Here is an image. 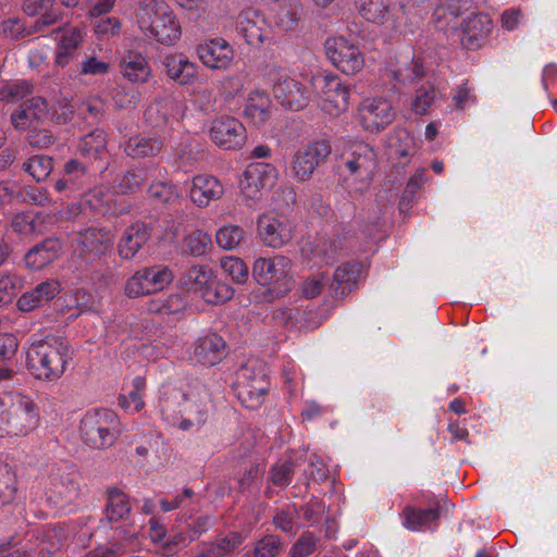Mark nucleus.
<instances>
[{"label":"nucleus","mask_w":557,"mask_h":557,"mask_svg":"<svg viewBox=\"0 0 557 557\" xmlns=\"http://www.w3.org/2000/svg\"><path fill=\"white\" fill-rule=\"evenodd\" d=\"M163 419L181 430L188 431L203 425L211 408L208 389L199 382L187 389L169 386L160 400Z\"/></svg>","instance_id":"1"},{"label":"nucleus","mask_w":557,"mask_h":557,"mask_svg":"<svg viewBox=\"0 0 557 557\" xmlns=\"http://www.w3.org/2000/svg\"><path fill=\"white\" fill-rule=\"evenodd\" d=\"M72 348L64 337H53L32 345L26 352V367L35 379L55 382L72 359Z\"/></svg>","instance_id":"2"},{"label":"nucleus","mask_w":557,"mask_h":557,"mask_svg":"<svg viewBox=\"0 0 557 557\" xmlns=\"http://www.w3.org/2000/svg\"><path fill=\"white\" fill-rule=\"evenodd\" d=\"M39 408L33 397L23 393L0 396V437L26 436L39 424Z\"/></svg>","instance_id":"3"},{"label":"nucleus","mask_w":557,"mask_h":557,"mask_svg":"<svg viewBox=\"0 0 557 557\" xmlns=\"http://www.w3.org/2000/svg\"><path fill=\"white\" fill-rule=\"evenodd\" d=\"M252 277L259 285L269 287L264 299L282 298L293 288L292 260L283 255L260 257L252 264Z\"/></svg>","instance_id":"4"},{"label":"nucleus","mask_w":557,"mask_h":557,"mask_svg":"<svg viewBox=\"0 0 557 557\" xmlns=\"http://www.w3.org/2000/svg\"><path fill=\"white\" fill-rule=\"evenodd\" d=\"M119 418L109 409L87 411L81 420V437L95 449L111 446L119 436Z\"/></svg>","instance_id":"5"},{"label":"nucleus","mask_w":557,"mask_h":557,"mask_svg":"<svg viewBox=\"0 0 557 557\" xmlns=\"http://www.w3.org/2000/svg\"><path fill=\"white\" fill-rule=\"evenodd\" d=\"M79 494V474L75 466L69 462L53 463L49 467L46 495L55 507L73 503Z\"/></svg>","instance_id":"6"},{"label":"nucleus","mask_w":557,"mask_h":557,"mask_svg":"<svg viewBox=\"0 0 557 557\" xmlns=\"http://www.w3.org/2000/svg\"><path fill=\"white\" fill-rule=\"evenodd\" d=\"M359 13L369 22L381 27L387 37L400 33L404 20V8L393 0H357Z\"/></svg>","instance_id":"7"},{"label":"nucleus","mask_w":557,"mask_h":557,"mask_svg":"<svg viewBox=\"0 0 557 557\" xmlns=\"http://www.w3.org/2000/svg\"><path fill=\"white\" fill-rule=\"evenodd\" d=\"M319 96V107L331 116H338L349 108L350 89L336 75L317 74L310 81Z\"/></svg>","instance_id":"8"},{"label":"nucleus","mask_w":557,"mask_h":557,"mask_svg":"<svg viewBox=\"0 0 557 557\" xmlns=\"http://www.w3.org/2000/svg\"><path fill=\"white\" fill-rule=\"evenodd\" d=\"M173 278L172 271L165 265L144 267L127 278L124 294L132 299L156 294L168 287Z\"/></svg>","instance_id":"9"},{"label":"nucleus","mask_w":557,"mask_h":557,"mask_svg":"<svg viewBox=\"0 0 557 557\" xmlns=\"http://www.w3.org/2000/svg\"><path fill=\"white\" fill-rule=\"evenodd\" d=\"M360 273L361 265L356 262H346L335 269L321 308L324 319H327L339 301L344 300L357 286Z\"/></svg>","instance_id":"10"},{"label":"nucleus","mask_w":557,"mask_h":557,"mask_svg":"<svg viewBox=\"0 0 557 557\" xmlns=\"http://www.w3.org/2000/svg\"><path fill=\"white\" fill-rule=\"evenodd\" d=\"M270 382L262 369L244 366L237 373L236 395L242 405L248 409L261 406L269 391Z\"/></svg>","instance_id":"11"},{"label":"nucleus","mask_w":557,"mask_h":557,"mask_svg":"<svg viewBox=\"0 0 557 557\" xmlns=\"http://www.w3.org/2000/svg\"><path fill=\"white\" fill-rule=\"evenodd\" d=\"M343 168L356 181L369 185L377 166L374 149L363 141L351 143L342 154Z\"/></svg>","instance_id":"12"},{"label":"nucleus","mask_w":557,"mask_h":557,"mask_svg":"<svg viewBox=\"0 0 557 557\" xmlns=\"http://www.w3.org/2000/svg\"><path fill=\"white\" fill-rule=\"evenodd\" d=\"M325 51L332 64L346 75H355L364 66V55L359 47L344 37L327 39Z\"/></svg>","instance_id":"13"},{"label":"nucleus","mask_w":557,"mask_h":557,"mask_svg":"<svg viewBox=\"0 0 557 557\" xmlns=\"http://www.w3.org/2000/svg\"><path fill=\"white\" fill-rule=\"evenodd\" d=\"M396 116L391 102L382 97L367 98L357 109V117L361 127L369 133H380L389 125Z\"/></svg>","instance_id":"14"},{"label":"nucleus","mask_w":557,"mask_h":557,"mask_svg":"<svg viewBox=\"0 0 557 557\" xmlns=\"http://www.w3.org/2000/svg\"><path fill=\"white\" fill-rule=\"evenodd\" d=\"M278 172L268 162H252L243 173L239 188L245 198L257 200L262 196V190L276 184Z\"/></svg>","instance_id":"15"},{"label":"nucleus","mask_w":557,"mask_h":557,"mask_svg":"<svg viewBox=\"0 0 557 557\" xmlns=\"http://www.w3.org/2000/svg\"><path fill=\"white\" fill-rule=\"evenodd\" d=\"M330 153L331 146L326 140H318L298 149L292 159V176L298 182L308 181Z\"/></svg>","instance_id":"16"},{"label":"nucleus","mask_w":557,"mask_h":557,"mask_svg":"<svg viewBox=\"0 0 557 557\" xmlns=\"http://www.w3.org/2000/svg\"><path fill=\"white\" fill-rule=\"evenodd\" d=\"M196 54L201 64L210 70L225 71L234 61V49L222 37L206 38L196 47Z\"/></svg>","instance_id":"17"},{"label":"nucleus","mask_w":557,"mask_h":557,"mask_svg":"<svg viewBox=\"0 0 557 557\" xmlns=\"http://www.w3.org/2000/svg\"><path fill=\"white\" fill-rule=\"evenodd\" d=\"M209 136L218 147L227 150L242 148L247 138L245 126L233 116L214 119Z\"/></svg>","instance_id":"18"},{"label":"nucleus","mask_w":557,"mask_h":557,"mask_svg":"<svg viewBox=\"0 0 557 557\" xmlns=\"http://www.w3.org/2000/svg\"><path fill=\"white\" fill-rule=\"evenodd\" d=\"M258 234L265 246L281 248L294 236L293 223L283 216L263 214L258 219Z\"/></svg>","instance_id":"19"},{"label":"nucleus","mask_w":557,"mask_h":557,"mask_svg":"<svg viewBox=\"0 0 557 557\" xmlns=\"http://www.w3.org/2000/svg\"><path fill=\"white\" fill-rule=\"evenodd\" d=\"M273 92L283 107L293 111L306 108L310 100V94L307 88L300 82L289 76L278 77L273 86Z\"/></svg>","instance_id":"20"},{"label":"nucleus","mask_w":557,"mask_h":557,"mask_svg":"<svg viewBox=\"0 0 557 557\" xmlns=\"http://www.w3.org/2000/svg\"><path fill=\"white\" fill-rule=\"evenodd\" d=\"M74 243L81 256L95 260L99 259L111 249L113 236L109 232L89 227L77 233Z\"/></svg>","instance_id":"21"},{"label":"nucleus","mask_w":557,"mask_h":557,"mask_svg":"<svg viewBox=\"0 0 557 557\" xmlns=\"http://www.w3.org/2000/svg\"><path fill=\"white\" fill-rule=\"evenodd\" d=\"M345 249V242L339 235L318 237L313 243L307 242L301 252L304 257L314 261L315 264H330Z\"/></svg>","instance_id":"22"},{"label":"nucleus","mask_w":557,"mask_h":557,"mask_svg":"<svg viewBox=\"0 0 557 557\" xmlns=\"http://www.w3.org/2000/svg\"><path fill=\"white\" fill-rule=\"evenodd\" d=\"M224 195V185L211 174H198L191 178L189 199L198 208H207L211 201Z\"/></svg>","instance_id":"23"},{"label":"nucleus","mask_w":557,"mask_h":557,"mask_svg":"<svg viewBox=\"0 0 557 557\" xmlns=\"http://www.w3.org/2000/svg\"><path fill=\"white\" fill-rule=\"evenodd\" d=\"M235 28L237 34L250 46H258L268 37L264 17L251 8L243 10L237 15Z\"/></svg>","instance_id":"24"},{"label":"nucleus","mask_w":557,"mask_h":557,"mask_svg":"<svg viewBox=\"0 0 557 557\" xmlns=\"http://www.w3.org/2000/svg\"><path fill=\"white\" fill-rule=\"evenodd\" d=\"M55 35L57 48L54 64L65 67L74 59L77 49L83 42V32L77 27H59L52 32Z\"/></svg>","instance_id":"25"},{"label":"nucleus","mask_w":557,"mask_h":557,"mask_svg":"<svg viewBox=\"0 0 557 557\" xmlns=\"http://www.w3.org/2000/svg\"><path fill=\"white\" fill-rule=\"evenodd\" d=\"M225 348L224 339L215 333H210L195 342L191 359L197 363L212 367L224 358Z\"/></svg>","instance_id":"26"},{"label":"nucleus","mask_w":557,"mask_h":557,"mask_svg":"<svg viewBox=\"0 0 557 557\" xmlns=\"http://www.w3.org/2000/svg\"><path fill=\"white\" fill-rule=\"evenodd\" d=\"M166 76L178 85H193L199 73V66L182 53H169L162 60Z\"/></svg>","instance_id":"27"},{"label":"nucleus","mask_w":557,"mask_h":557,"mask_svg":"<svg viewBox=\"0 0 557 557\" xmlns=\"http://www.w3.org/2000/svg\"><path fill=\"white\" fill-rule=\"evenodd\" d=\"M61 292L60 283L57 280H47L39 283L33 289L24 293L17 300L21 311L29 312L45 306Z\"/></svg>","instance_id":"28"},{"label":"nucleus","mask_w":557,"mask_h":557,"mask_svg":"<svg viewBox=\"0 0 557 557\" xmlns=\"http://www.w3.org/2000/svg\"><path fill=\"white\" fill-rule=\"evenodd\" d=\"M143 35L150 40H156L163 46H174L182 37V26L174 11L162 16L153 24V29L146 30Z\"/></svg>","instance_id":"29"},{"label":"nucleus","mask_w":557,"mask_h":557,"mask_svg":"<svg viewBox=\"0 0 557 557\" xmlns=\"http://www.w3.org/2000/svg\"><path fill=\"white\" fill-rule=\"evenodd\" d=\"M46 111L47 101L41 97H33L11 114V124L16 131L24 132L33 127Z\"/></svg>","instance_id":"30"},{"label":"nucleus","mask_w":557,"mask_h":557,"mask_svg":"<svg viewBox=\"0 0 557 557\" xmlns=\"http://www.w3.org/2000/svg\"><path fill=\"white\" fill-rule=\"evenodd\" d=\"M172 11L173 9L165 0H138L135 11L136 25L141 34L151 30L159 18Z\"/></svg>","instance_id":"31"},{"label":"nucleus","mask_w":557,"mask_h":557,"mask_svg":"<svg viewBox=\"0 0 557 557\" xmlns=\"http://www.w3.org/2000/svg\"><path fill=\"white\" fill-rule=\"evenodd\" d=\"M122 75L133 84H145L151 77V67L147 57L128 51L120 63Z\"/></svg>","instance_id":"32"},{"label":"nucleus","mask_w":557,"mask_h":557,"mask_svg":"<svg viewBox=\"0 0 557 557\" xmlns=\"http://www.w3.org/2000/svg\"><path fill=\"white\" fill-rule=\"evenodd\" d=\"M164 147L160 136L138 134L128 138L124 146V152L133 159L156 157Z\"/></svg>","instance_id":"33"},{"label":"nucleus","mask_w":557,"mask_h":557,"mask_svg":"<svg viewBox=\"0 0 557 557\" xmlns=\"http://www.w3.org/2000/svg\"><path fill=\"white\" fill-rule=\"evenodd\" d=\"M149 233L144 223H134L128 226L117 245L119 255L123 259H132L139 249L147 243Z\"/></svg>","instance_id":"34"},{"label":"nucleus","mask_w":557,"mask_h":557,"mask_svg":"<svg viewBox=\"0 0 557 557\" xmlns=\"http://www.w3.org/2000/svg\"><path fill=\"white\" fill-rule=\"evenodd\" d=\"M60 249L58 239L47 238L26 253L25 263L29 269L41 270L58 258Z\"/></svg>","instance_id":"35"},{"label":"nucleus","mask_w":557,"mask_h":557,"mask_svg":"<svg viewBox=\"0 0 557 557\" xmlns=\"http://www.w3.org/2000/svg\"><path fill=\"white\" fill-rule=\"evenodd\" d=\"M271 99L267 92L252 90L248 94L244 114L256 126H262L271 117Z\"/></svg>","instance_id":"36"},{"label":"nucleus","mask_w":557,"mask_h":557,"mask_svg":"<svg viewBox=\"0 0 557 557\" xmlns=\"http://www.w3.org/2000/svg\"><path fill=\"white\" fill-rule=\"evenodd\" d=\"M244 542V536L238 532H230L216 537L211 543H203L194 557H226L237 549Z\"/></svg>","instance_id":"37"},{"label":"nucleus","mask_w":557,"mask_h":557,"mask_svg":"<svg viewBox=\"0 0 557 557\" xmlns=\"http://www.w3.org/2000/svg\"><path fill=\"white\" fill-rule=\"evenodd\" d=\"M467 0H440L433 12V22L440 30L456 29L457 20Z\"/></svg>","instance_id":"38"},{"label":"nucleus","mask_w":557,"mask_h":557,"mask_svg":"<svg viewBox=\"0 0 557 557\" xmlns=\"http://www.w3.org/2000/svg\"><path fill=\"white\" fill-rule=\"evenodd\" d=\"M168 175L166 169H158L159 180L153 181L147 190V194L151 200L162 205H174L177 203L181 198V191L177 185L162 180Z\"/></svg>","instance_id":"39"},{"label":"nucleus","mask_w":557,"mask_h":557,"mask_svg":"<svg viewBox=\"0 0 557 557\" xmlns=\"http://www.w3.org/2000/svg\"><path fill=\"white\" fill-rule=\"evenodd\" d=\"M131 513L128 496L117 487H108L106 491V518L110 522H119Z\"/></svg>","instance_id":"40"},{"label":"nucleus","mask_w":557,"mask_h":557,"mask_svg":"<svg viewBox=\"0 0 557 557\" xmlns=\"http://www.w3.org/2000/svg\"><path fill=\"white\" fill-rule=\"evenodd\" d=\"M440 517L438 507L420 509L413 506H406L403 510V525L411 531H419L423 528H430Z\"/></svg>","instance_id":"41"},{"label":"nucleus","mask_w":557,"mask_h":557,"mask_svg":"<svg viewBox=\"0 0 557 557\" xmlns=\"http://www.w3.org/2000/svg\"><path fill=\"white\" fill-rule=\"evenodd\" d=\"M388 153L392 158H409L416 153L414 138L403 127L395 128L386 140Z\"/></svg>","instance_id":"42"},{"label":"nucleus","mask_w":557,"mask_h":557,"mask_svg":"<svg viewBox=\"0 0 557 557\" xmlns=\"http://www.w3.org/2000/svg\"><path fill=\"white\" fill-rule=\"evenodd\" d=\"M485 34V15L474 14L469 16L462 23L461 44L465 48L472 50L481 45V39Z\"/></svg>","instance_id":"43"},{"label":"nucleus","mask_w":557,"mask_h":557,"mask_svg":"<svg viewBox=\"0 0 557 557\" xmlns=\"http://www.w3.org/2000/svg\"><path fill=\"white\" fill-rule=\"evenodd\" d=\"M187 306L185 296L181 293L166 297L153 298L148 301L147 310L150 313L170 315L182 312Z\"/></svg>","instance_id":"44"},{"label":"nucleus","mask_w":557,"mask_h":557,"mask_svg":"<svg viewBox=\"0 0 557 557\" xmlns=\"http://www.w3.org/2000/svg\"><path fill=\"white\" fill-rule=\"evenodd\" d=\"M184 110L185 104L183 101L173 97H165L150 104L146 114L149 119H151L154 113L159 114L162 121L166 123L170 120L181 119Z\"/></svg>","instance_id":"45"},{"label":"nucleus","mask_w":557,"mask_h":557,"mask_svg":"<svg viewBox=\"0 0 557 557\" xmlns=\"http://www.w3.org/2000/svg\"><path fill=\"white\" fill-rule=\"evenodd\" d=\"M150 168L133 169L116 177L114 188L119 194L126 195L139 190L149 177Z\"/></svg>","instance_id":"46"},{"label":"nucleus","mask_w":557,"mask_h":557,"mask_svg":"<svg viewBox=\"0 0 557 557\" xmlns=\"http://www.w3.org/2000/svg\"><path fill=\"white\" fill-rule=\"evenodd\" d=\"M146 389V380L144 376H136L132 382V389L127 395H120L119 404L126 411L138 412L144 406V394Z\"/></svg>","instance_id":"47"},{"label":"nucleus","mask_w":557,"mask_h":557,"mask_svg":"<svg viewBox=\"0 0 557 557\" xmlns=\"http://www.w3.org/2000/svg\"><path fill=\"white\" fill-rule=\"evenodd\" d=\"M106 147L107 136L100 128H96L83 136L77 146L78 151L83 156L95 159L106 150Z\"/></svg>","instance_id":"48"},{"label":"nucleus","mask_w":557,"mask_h":557,"mask_svg":"<svg viewBox=\"0 0 557 557\" xmlns=\"http://www.w3.org/2000/svg\"><path fill=\"white\" fill-rule=\"evenodd\" d=\"M199 296L208 304L218 305L232 299L234 289L212 274L210 283L205 286Z\"/></svg>","instance_id":"49"},{"label":"nucleus","mask_w":557,"mask_h":557,"mask_svg":"<svg viewBox=\"0 0 557 557\" xmlns=\"http://www.w3.org/2000/svg\"><path fill=\"white\" fill-rule=\"evenodd\" d=\"M330 276L324 272H315L305 277L299 284V292L305 299H314L319 297L323 290L327 292Z\"/></svg>","instance_id":"50"},{"label":"nucleus","mask_w":557,"mask_h":557,"mask_svg":"<svg viewBox=\"0 0 557 557\" xmlns=\"http://www.w3.org/2000/svg\"><path fill=\"white\" fill-rule=\"evenodd\" d=\"M440 91L433 85H423L418 88L411 100V110L417 115H424L429 112L436 100L438 99Z\"/></svg>","instance_id":"51"},{"label":"nucleus","mask_w":557,"mask_h":557,"mask_svg":"<svg viewBox=\"0 0 557 557\" xmlns=\"http://www.w3.org/2000/svg\"><path fill=\"white\" fill-rule=\"evenodd\" d=\"M212 271L205 265L190 268L183 277V285L195 294L200 292L210 283Z\"/></svg>","instance_id":"52"},{"label":"nucleus","mask_w":557,"mask_h":557,"mask_svg":"<svg viewBox=\"0 0 557 557\" xmlns=\"http://www.w3.org/2000/svg\"><path fill=\"white\" fill-rule=\"evenodd\" d=\"M32 92L33 84L28 81H10L0 87V101L17 102Z\"/></svg>","instance_id":"53"},{"label":"nucleus","mask_w":557,"mask_h":557,"mask_svg":"<svg viewBox=\"0 0 557 557\" xmlns=\"http://www.w3.org/2000/svg\"><path fill=\"white\" fill-rule=\"evenodd\" d=\"M23 169L37 182L44 181L53 170V160L48 156H34L23 164Z\"/></svg>","instance_id":"54"},{"label":"nucleus","mask_w":557,"mask_h":557,"mask_svg":"<svg viewBox=\"0 0 557 557\" xmlns=\"http://www.w3.org/2000/svg\"><path fill=\"white\" fill-rule=\"evenodd\" d=\"M302 8L300 3L282 5L276 13V24L284 30H294L300 21Z\"/></svg>","instance_id":"55"},{"label":"nucleus","mask_w":557,"mask_h":557,"mask_svg":"<svg viewBox=\"0 0 557 557\" xmlns=\"http://www.w3.org/2000/svg\"><path fill=\"white\" fill-rule=\"evenodd\" d=\"M244 238V231L238 225H224L218 230L215 240L225 250L235 249Z\"/></svg>","instance_id":"56"},{"label":"nucleus","mask_w":557,"mask_h":557,"mask_svg":"<svg viewBox=\"0 0 557 557\" xmlns=\"http://www.w3.org/2000/svg\"><path fill=\"white\" fill-rule=\"evenodd\" d=\"M1 33L5 38L17 40L33 35L34 29L23 18L11 16L1 23Z\"/></svg>","instance_id":"57"},{"label":"nucleus","mask_w":557,"mask_h":557,"mask_svg":"<svg viewBox=\"0 0 557 557\" xmlns=\"http://www.w3.org/2000/svg\"><path fill=\"white\" fill-rule=\"evenodd\" d=\"M16 493V480L8 465L0 463V506L10 504Z\"/></svg>","instance_id":"58"},{"label":"nucleus","mask_w":557,"mask_h":557,"mask_svg":"<svg viewBox=\"0 0 557 557\" xmlns=\"http://www.w3.org/2000/svg\"><path fill=\"white\" fill-rule=\"evenodd\" d=\"M221 267L237 284H244L249 275L246 263L237 257H225L221 260Z\"/></svg>","instance_id":"59"},{"label":"nucleus","mask_w":557,"mask_h":557,"mask_svg":"<svg viewBox=\"0 0 557 557\" xmlns=\"http://www.w3.org/2000/svg\"><path fill=\"white\" fill-rule=\"evenodd\" d=\"M393 79L399 83H409L424 76V67L420 59L412 58L404 67L392 71Z\"/></svg>","instance_id":"60"},{"label":"nucleus","mask_w":557,"mask_h":557,"mask_svg":"<svg viewBox=\"0 0 557 557\" xmlns=\"http://www.w3.org/2000/svg\"><path fill=\"white\" fill-rule=\"evenodd\" d=\"M318 539L310 532L302 533L289 549L290 557H307L317 549Z\"/></svg>","instance_id":"61"},{"label":"nucleus","mask_w":557,"mask_h":557,"mask_svg":"<svg viewBox=\"0 0 557 557\" xmlns=\"http://www.w3.org/2000/svg\"><path fill=\"white\" fill-rule=\"evenodd\" d=\"M109 193L104 186H97L84 196L83 206L94 212H100L108 207Z\"/></svg>","instance_id":"62"},{"label":"nucleus","mask_w":557,"mask_h":557,"mask_svg":"<svg viewBox=\"0 0 557 557\" xmlns=\"http://www.w3.org/2000/svg\"><path fill=\"white\" fill-rule=\"evenodd\" d=\"M282 548L281 540L275 535H267L257 541L252 557H276Z\"/></svg>","instance_id":"63"},{"label":"nucleus","mask_w":557,"mask_h":557,"mask_svg":"<svg viewBox=\"0 0 557 557\" xmlns=\"http://www.w3.org/2000/svg\"><path fill=\"white\" fill-rule=\"evenodd\" d=\"M294 475V463L290 460H284L275 463L271 469V481L280 487L287 486Z\"/></svg>","instance_id":"64"}]
</instances>
